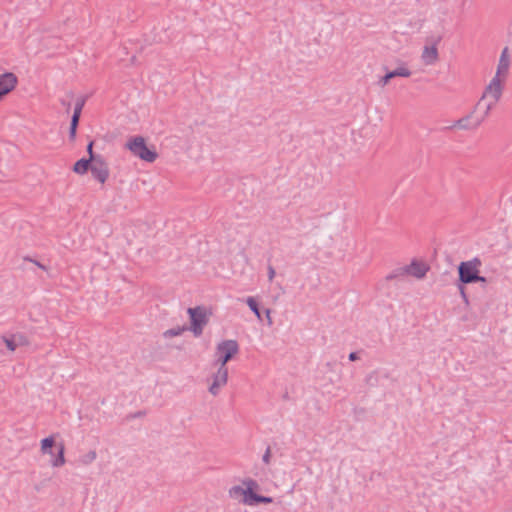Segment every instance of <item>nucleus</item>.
<instances>
[{"mask_svg": "<svg viewBox=\"0 0 512 512\" xmlns=\"http://www.w3.org/2000/svg\"><path fill=\"white\" fill-rule=\"evenodd\" d=\"M485 119L486 118L476 108H474V110L468 115L454 121L449 128L454 131H471L478 128Z\"/></svg>", "mask_w": 512, "mask_h": 512, "instance_id": "423d86ee", "label": "nucleus"}, {"mask_svg": "<svg viewBox=\"0 0 512 512\" xmlns=\"http://www.w3.org/2000/svg\"><path fill=\"white\" fill-rule=\"evenodd\" d=\"M274 276H275V270L272 267H270L269 268V280L270 281L273 280Z\"/></svg>", "mask_w": 512, "mask_h": 512, "instance_id": "393cba45", "label": "nucleus"}, {"mask_svg": "<svg viewBox=\"0 0 512 512\" xmlns=\"http://www.w3.org/2000/svg\"><path fill=\"white\" fill-rule=\"evenodd\" d=\"M427 271L428 266L423 262H412L407 268V273L416 278H423Z\"/></svg>", "mask_w": 512, "mask_h": 512, "instance_id": "dca6fc26", "label": "nucleus"}, {"mask_svg": "<svg viewBox=\"0 0 512 512\" xmlns=\"http://www.w3.org/2000/svg\"><path fill=\"white\" fill-rule=\"evenodd\" d=\"M246 303L249 306V308L254 312L256 317L258 319H261V314H260V311H259L258 304H257L256 300L253 297H248L246 299Z\"/></svg>", "mask_w": 512, "mask_h": 512, "instance_id": "aec40b11", "label": "nucleus"}, {"mask_svg": "<svg viewBox=\"0 0 512 512\" xmlns=\"http://www.w3.org/2000/svg\"><path fill=\"white\" fill-rule=\"evenodd\" d=\"M228 369L226 366L220 365L215 373L212 374L208 387L212 395H217L219 391L227 384Z\"/></svg>", "mask_w": 512, "mask_h": 512, "instance_id": "9b49d317", "label": "nucleus"}, {"mask_svg": "<svg viewBox=\"0 0 512 512\" xmlns=\"http://www.w3.org/2000/svg\"><path fill=\"white\" fill-rule=\"evenodd\" d=\"M57 435H50L41 440L40 451L43 455H50V463L54 467L61 466L64 463V446L62 443H57Z\"/></svg>", "mask_w": 512, "mask_h": 512, "instance_id": "7ed1b4c3", "label": "nucleus"}, {"mask_svg": "<svg viewBox=\"0 0 512 512\" xmlns=\"http://www.w3.org/2000/svg\"><path fill=\"white\" fill-rule=\"evenodd\" d=\"M188 313L191 319V330L195 336L201 335L204 326L208 322L209 313L202 307L189 308Z\"/></svg>", "mask_w": 512, "mask_h": 512, "instance_id": "1a4fd4ad", "label": "nucleus"}, {"mask_svg": "<svg viewBox=\"0 0 512 512\" xmlns=\"http://www.w3.org/2000/svg\"><path fill=\"white\" fill-rule=\"evenodd\" d=\"M25 260H28L32 263H34L37 267H39L41 270L45 271L49 276H50V268L36 260H33V259H30V258H25Z\"/></svg>", "mask_w": 512, "mask_h": 512, "instance_id": "4be33fe9", "label": "nucleus"}, {"mask_svg": "<svg viewBox=\"0 0 512 512\" xmlns=\"http://www.w3.org/2000/svg\"><path fill=\"white\" fill-rule=\"evenodd\" d=\"M86 103V98L84 96H76L74 97L69 106L72 109L73 113L71 116L70 126H69V141L75 142L77 136V127L80 119V115Z\"/></svg>", "mask_w": 512, "mask_h": 512, "instance_id": "0eeeda50", "label": "nucleus"}, {"mask_svg": "<svg viewBox=\"0 0 512 512\" xmlns=\"http://www.w3.org/2000/svg\"><path fill=\"white\" fill-rule=\"evenodd\" d=\"M421 58L426 63H433L438 61V50L437 47L433 44L426 45L423 48Z\"/></svg>", "mask_w": 512, "mask_h": 512, "instance_id": "f3484780", "label": "nucleus"}, {"mask_svg": "<svg viewBox=\"0 0 512 512\" xmlns=\"http://www.w3.org/2000/svg\"><path fill=\"white\" fill-rule=\"evenodd\" d=\"M502 92L495 88L487 87L478 101L475 108L487 118L490 111L494 109L501 98Z\"/></svg>", "mask_w": 512, "mask_h": 512, "instance_id": "39448f33", "label": "nucleus"}, {"mask_svg": "<svg viewBox=\"0 0 512 512\" xmlns=\"http://www.w3.org/2000/svg\"><path fill=\"white\" fill-rule=\"evenodd\" d=\"M239 351L238 343L235 340H224L217 344L215 349L216 361L223 366L231 360Z\"/></svg>", "mask_w": 512, "mask_h": 512, "instance_id": "6e6552de", "label": "nucleus"}, {"mask_svg": "<svg viewBox=\"0 0 512 512\" xmlns=\"http://www.w3.org/2000/svg\"><path fill=\"white\" fill-rule=\"evenodd\" d=\"M350 359H351V360H354V359H355V355H354V353L350 354Z\"/></svg>", "mask_w": 512, "mask_h": 512, "instance_id": "a878e982", "label": "nucleus"}, {"mask_svg": "<svg viewBox=\"0 0 512 512\" xmlns=\"http://www.w3.org/2000/svg\"><path fill=\"white\" fill-rule=\"evenodd\" d=\"M509 76L508 66H497L496 72L487 87L495 88L502 92L503 85Z\"/></svg>", "mask_w": 512, "mask_h": 512, "instance_id": "ddd939ff", "label": "nucleus"}, {"mask_svg": "<svg viewBox=\"0 0 512 512\" xmlns=\"http://www.w3.org/2000/svg\"><path fill=\"white\" fill-rule=\"evenodd\" d=\"M2 340L5 343L7 349L11 352H14L20 346H25L28 344L27 338L22 334L3 336Z\"/></svg>", "mask_w": 512, "mask_h": 512, "instance_id": "4468645a", "label": "nucleus"}, {"mask_svg": "<svg viewBox=\"0 0 512 512\" xmlns=\"http://www.w3.org/2000/svg\"><path fill=\"white\" fill-rule=\"evenodd\" d=\"M93 141H90V143L87 146V153L89 155V160L93 161L98 158L99 155H95L93 152Z\"/></svg>", "mask_w": 512, "mask_h": 512, "instance_id": "5701e85b", "label": "nucleus"}, {"mask_svg": "<svg viewBox=\"0 0 512 512\" xmlns=\"http://www.w3.org/2000/svg\"><path fill=\"white\" fill-rule=\"evenodd\" d=\"M259 489V484L254 479L245 478L239 484L232 486L228 495L234 501L246 506L271 503L272 498L259 495Z\"/></svg>", "mask_w": 512, "mask_h": 512, "instance_id": "f257e3e1", "label": "nucleus"}, {"mask_svg": "<svg viewBox=\"0 0 512 512\" xmlns=\"http://www.w3.org/2000/svg\"><path fill=\"white\" fill-rule=\"evenodd\" d=\"M481 264L478 258L461 262L458 267L460 281L466 284L485 282L486 279L479 275Z\"/></svg>", "mask_w": 512, "mask_h": 512, "instance_id": "20e7f679", "label": "nucleus"}, {"mask_svg": "<svg viewBox=\"0 0 512 512\" xmlns=\"http://www.w3.org/2000/svg\"><path fill=\"white\" fill-rule=\"evenodd\" d=\"M512 61V50L508 47H505L500 55L499 64H508Z\"/></svg>", "mask_w": 512, "mask_h": 512, "instance_id": "6ab92c4d", "label": "nucleus"}, {"mask_svg": "<svg viewBox=\"0 0 512 512\" xmlns=\"http://www.w3.org/2000/svg\"><path fill=\"white\" fill-rule=\"evenodd\" d=\"M90 171L92 177L102 185L106 183L110 175L108 164L102 156H98L91 162Z\"/></svg>", "mask_w": 512, "mask_h": 512, "instance_id": "9d476101", "label": "nucleus"}, {"mask_svg": "<svg viewBox=\"0 0 512 512\" xmlns=\"http://www.w3.org/2000/svg\"><path fill=\"white\" fill-rule=\"evenodd\" d=\"M25 260H28L32 263H34L37 267H39L41 270L45 271L49 276H50V268L36 260H33V259H30V258H25Z\"/></svg>", "mask_w": 512, "mask_h": 512, "instance_id": "412c9836", "label": "nucleus"}, {"mask_svg": "<svg viewBox=\"0 0 512 512\" xmlns=\"http://www.w3.org/2000/svg\"><path fill=\"white\" fill-rule=\"evenodd\" d=\"M265 313H266V318H267L268 325H272L273 321H272V318H271V311L269 309H267Z\"/></svg>", "mask_w": 512, "mask_h": 512, "instance_id": "b1692460", "label": "nucleus"}, {"mask_svg": "<svg viewBox=\"0 0 512 512\" xmlns=\"http://www.w3.org/2000/svg\"><path fill=\"white\" fill-rule=\"evenodd\" d=\"M17 83L18 79L14 73L0 74V101L16 88Z\"/></svg>", "mask_w": 512, "mask_h": 512, "instance_id": "f8f14e48", "label": "nucleus"}, {"mask_svg": "<svg viewBox=\"0 0 512 512\" xmlns=\"http://www.w3.org/2000/svg\"><path fill=\"white\" fill-rule=\"evenodd\" d=\"M125 148L136 158L153 163L158 158V153L153 145H148L142 136L129 138L125 143Z\"/></svg>", "mask_w": 512, "mask_h": 512, "instance_id": "f03ea898", "label": "nucleus"}, {"mask_svg": "<svg viewBox=\"0 0 512 512\" xmlns=\"http://www.w3.org/2000/svg\"><path fill=\"white\" fill-rule=\"evenodd\" d=\"M91 162L92 161L89 159H80L74 164L73 171L79 175H83L90 169Z\"/></svg>", "mask_w": 512, "mask_h": 512, "instance_id": "a211bd4d", "label": "nucleus"}, {"mask_svg": "<svg viewBox=\"0 0 512 512\" xmlns=\"http://www.w3.org/2000/svg\"><path fill=\"white\" fill-rule=\"evenodd\" d=\"M412 74V71H410L406 66H398L395 69L391 71H387L385 75L381 78L380 83L381 85H387L391 79L396 77H408Z\"/></svg>", "mask_w": 512, "mask_h": 512, "instance_id": "2eb2a0df", "label": "nucleus"}]
</instances>
